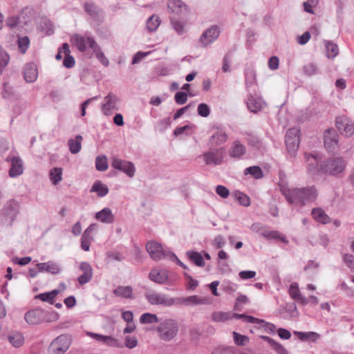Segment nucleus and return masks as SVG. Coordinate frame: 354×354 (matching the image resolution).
Listing matches in <instances>:
<instances>
[{"label": "nucleus", "mask_w": 354, "mask_h": 354, "mask_svg": "<svg viewBox=\"0 0 354 354\" xmlns=\"http://www.w3.org/2000/svg\"><path fill=\"white\" fill-rule=\"evenodd\" d=\"M304 158L308 162L306 171L314 181L323 177L338 178L345 170L347 163L342 157H331L322 159L317 152L305 153Z\"/></svg>", "instance_id": "obj_1"}, {"label": "nucleus", "mask_w": 354, "mask_h": 354, "mask_svg": "<svg viewBox=\"0 0 354 354\" xmlns=\"http://www.w3.org/2000/svg\"><path fill=\"white\" fill-rule=\"evenodd\" d=\"M145 297L148 302L152 305H162L164 306H171L175 304H185L186 306H194L203 304V300L197 295L175 299L165 294L156 291H151L145 294Z\"/></svg>", "instance_id": "obj_2"}, {"label": "nucleus", "mask_w": 354, "mask_h": 354, "mask_svg": "<svg viewBox=\"0 0 354 354\" xmlns=\"http://www.w3.org/2000/svg\"><path fill=\"white\" fill-rule=\"evenodd\" d=\"M317 190L315 185L295 188L288 195L284 194L286 201L290 205L302 207L308 203L315 201L317 197Z\"/></svg>", "instance_id": "obj_3"}, {"label": "nucleus", "mask_w": 354, "mask_h": 354, "mask_svg": "<svg viewBox=\"0 0 354 354\" xmlns=\"http://www.w3.org/2000/svg\"><path fill=\"white\" fill-rule=\"evenodd\" d=\"M285 145L287 150V159L292 160L297 155L301 142L300 129L297 127L289 128L285 135Z\"/></svg>", "instance_id": "obj_4"}, {"label": "nucleus", "mask_w": 354, "mask_h": 354, "mask_svg": "<svg viewBox=\"0 0 354 354\" xmlns=\"http://www.w3.org/2000/svg\"><path fill=\"white\" fill-rule=\"evenodd\" d=\"M157 331L162 339L169 341L176 335L178 331V326L174 319H167L160 324Z\"/></svg>", "instance_id": "obj_5"}, {"label": "nucleus", "mask_w": 354, "mask_h": 354, "mask_svg": "<svg viewBox=\"0 0 354 354\" xmlns=\"http://www.w3.org/2000/svg\"><path fill=\"white\" fill-rule=\"evenodd\" d=\"M71 344L70 335H61L52 342L48 348V353L50 354H64L68 349Z\"/></svg>", "instance_id": "obj_6"}, {"label": "nucleus", "mask_w": 354, "mask_h": 354, "mask_svg": "<svg viewBox=\"0 0 354 354\" xmlns=\"http://www.w3.org/2000/svg\"><path fill=\"white\" fill-rule=\"evenodd\" d=\"M146 250L151 258L154 261H160L162 259L169 260L170 258H176V254L167 248H164L162 245H145Z\"/></svg>", "instance_id": "obj_7"}, {"label": "nucleus", "mask_w": 354, "mask_h": 354, "mask_svg": "<svg viewBox=\"0 0 354 354\" xmlns=\"http://www.w3.org/2000/svg\"><path fill=\"white\" fill-rule=\"evenodd\" d=\"M212 130L214 133L209 137L208 145L212 147H217L225 143L228 139V135L225 131V127L221 124H214Z\"/></svg>", "instance_id": "obj_8"}, {"label": "nucleus", "mask_w": 354, "mask_h": 354, "mask_svg": "<svg viewBox=\"0 0 354 354\" xmlns=\"http://www.w3.org/2000/svg\"><path fill=\"white\" fill-rule=\"evenodd\" d=\"M339 135L337 131L329 128L324 132V145L328 152H335L338 148Z\"/></svg>", "instance_id": "obj_9"}, {"label": "nucleus", "mask_w": 354, "mask_h": 354, "mask_svg": "<svg viewBox=\"0 0 354 354\" xmlns=\"http://www.w3.org/2000/svg\"><path fill=\"white\" fill-rule=\"evenodd\" d=\"M335 127L339 133L346 137H351L354 134V123L346 116L336 117Z\"/></svg>", "instance_id": "obj_10"}, {"label": "nucleus", "mask_w": 354, "mask_h": 354, "mask_svg": "<svg viewBox=\"0 0 354 354\" xmlns=\"http://www.w3.org/2000/svg\"><path fill=\"white\" fill-rule=\"evenodd\" d=\"M167 9L169 13L176 14L180 17H186L190 12L189 6L182 0H169Z\"/></svg>", "instance_id": "obj_11"}, {"label": "nucleus", "mask_w": 354, "mask_h": 354, "mask_svg": "<svg viewBox=\"0 0 354 354\" xmlns=\"http://www.w3.org/2000/svg\"><path fill=\"white\" fill-rule=\"evenodd\" d=\"M220 32V28L217 25H212L206 29L200 37L202 46L206 47L213 43L219 37Z\"/></svg>", "instance_id": "obj_12"}, {"label": "nucleus", "mask_w": 354, "mask_h": 354, "mask_svg": "<svg viewBox=\"0 0 354 354\" xmlns=\"http://www.w3.org/2000/svg\"><path fill=\"white\" fill-rule=\"evenodd\" d=\"M104 103L102 104L101 110L105 115H111L114 111H118V108L117 104L119 102V98L116 95L109 93L104 97Z\"/></svg>", "instance_id": "obj_13"}, {"label": "nucleus", "mask_w": 354, "mask_h": 354, "mask_svg": "<svg viewBox=\"0 0 354 354\" xmlns=\"http://www.w3.org/2000/svg\"><path fill=\"white\" fill-rule=\"evenodd\" d=\"M46 310L41 308H35L28 311L24 319L28 324H39L45 322Z\"/></svg>", "instance_id": "obj_14"}, {"label": "nucleus", "mask_w": 354, "mask_h": 354, "mask_svg": "<svg viewBox=\"0 0 354 354\" xmlns=\"http://www.w3.org/2000/svg\"><path fill=\"white\" fill-rule=\"evenodd\" d=\"M86 40L88 47L91 48L93 52L95 54L96 58L103 66L107 67L109 65V61L101 50L100 46L97 44L94 38L92 37H87Z\"/></svg>", "instance_id": "obj_15"}, {"label": "nucleus", "mask_w": 354, "mask_h": 354, "mask_svg": "<svg viewBox=\"0 0 354 354\" xmlns=\"http://www.w3.org/2000/svg\"><path fill=\"white\" fill-rule=\"evenodd\" d=\"M84 10L95 21H101L104 18V11L93 1H87L84 3Z\"/></svg>", "instance_id": "obj_16"}, {"label": "nucleus", "mask_w": 354, "mask_h": 354, "mask_svg": "<svg viewBox=\"0 0 354 354\" xmlns=\"http://www.w3.org/2000/svg\"><path fill=\"white\" fill-rule=\"evenodd\" d=\"M246 105L250 112L257 113L262 110L266 104L263 98L261 97H254L252 94H249L245 100Z\"/></svg>", "instance_id": "obj_17"}, {"label": "nucleus", "mask_w": 354, "mask_h": 354, "mask_svg": "<svg viewBox=\"0 0 354 354\" xmlns=\"http://www.w3.org/2000/svg\"><path fill=\"white\" fill-rule=\"evenodd\" d=\"M111 166L118 170L127 174L129 177H133V163L114 158L111 162Z\"/></svg>", "instance_id": "obj_18"}, {"label": "nucleus", "mask_w": 354, "mask_h": 354, "mask_svg": "<svg viewBox=\"0 0 354 354\" xmlns=\"http://www.w3.org/2000/svg\"><path fill=\"white\" fill-rule=\"evenodd\" d=\"M79 268L82 272V274L78 277V283L80 285H84L88 283L93 277L92 267L87 262H82L79 266Z\"/></svg>", "instance_id": "obj_19"}, {"label": "nucleus", "mask_w": 354, "mask_h": 354, "mask_svg": "<svg viewBox=\"0 0 354 354\" xmlns=\"http://www.w3.org/2000/svg\"><path fill=\"white\" fill-rule=\"evenodd\" d=\"M24 78L26 82H34L38 76L37 66L33 62L27 63L24 68Z\"/></svg>", "instance_id": "obj_20"}, {"label": "nucleus", "mask_w": 354, "mask_h": 354, "mask_svg": "<svg viewBox=\"0 0 354 354\" xmlns=\"http://www.w3.org/2000/svg\"><path fill=\"white\" fill-rule=\"evenodd\" d=\"M228 153L231 158L240 160L245 154L246 147L239 140H235L232 142Z\"/></svg>", "instance_id": "obj_21"}, {"label": "nucleus", "mask_w": 354, "mask_h": 354, "mask_svg": "<svg viewBox=\"0 0 354 354\" xmlns=\"http://www.w3.org/2000/svg\"><path fill=\"white\" fill-rule=\"evenodd\" d=\"M37 268L40 272H46L54 275L60 273L62 270L60 265L52 261L46 263H39L37 264Z\"/></svg>", "instance_id": "obj_22"}, {"label": "nucleus", "mask_w": 354, "mask_h": 354, "mask_svg": "<svg viewBox=\"0 0 354 354\" xmlns=\"http://www.w3.org/2000/svg\"><path fill=\"white\" fill-rule=\"evenodd\" d=\"M24 171L23 162L20 157L13 156L11 158V167L8 174L11 178H15L22 174Z\"/></svg>", "instance_id": "obj_23"}, {"label": "nucleus", "mask_w": 354, "mask_h": 354, "mask_svg": "<svg viewBox=\"0 0 354 354\" xmlns=\"http://www.w3.org/2000/svg\"><path fill=\"white\" fill-rule=\"evenodd\" d=\"M218 149L214 148L212 151H209L203 153V160L207 165H219L223 162V158L217 156Z\"/></svg>", "instance_id": "obj_24"}, {"label": "nucleus", "mask_w": 354, "mask_h": 354, "mask_svg": "<svg viewBox=\"0 0 354 354\" xmlns=\"http://www.w3.org/2000/svg\"><path fill=\"white\" fill-rule=\"evenodd\" d=\"M95 218L103 223L111 224L115 221V216L109 207H104L95 214Z\"/></svg>", "instance_id": "obj_25"}, {"label": "nucleus", "mask_w": 354, "mask_h": 354, "mask_svg": "<svg viewBox=\"0 0 354 354\" xmlns=\"http://www.w3.org/2000/svg\"><path fill=\"white\" fill-rule=\"evenodd\" d=\"M313 219L322 224H328L331 219L322 207H314L311 211Z\"/></svg>", "instance_id": "obj_26"}, {"label": "nucleus", "mask_w": 354, "mask_h": 354, "mask_svg": "<svg viewBox=\"0 0 354 354\" xmlns=\"http://www.w3.org/2000/svg\"><path fill=\"white\" fill-rule=\"evenodd\" d=\"M98 225L95 223L91 224L84 232L80 243H91L95 241L94 236L97 232Z\"/></svg>", "instance_id": "obj_27"}, {"label": "nucleus", "mask_w": 354, "mask_h": 354, "mask_svg": "<svg viewBox=\"0 0 354 354\" xmlns=\"http://www.w3.org/2000/svg\"><path fill=\"white\" fill-rule=\"evenodd\" d=\"M149 279L158 283H163L168 279L167 271L165 270H160L153 268L149 274Z\"/></svg>", "instance_id": "obj_28"}, {"label": "nucleus", "mask_w": 354, "mask_h": 354, "mask_svg": "<svg viewBox=\"0 0 354 354\" xmlns=\"http://www.w3.org/2000/svg\"><path fill=\"white\" fill-rule=\"evenodd\" d=\"M262 236L268 241H280L281 243H288L285 234L277 230H266L262 233Z\"/></svg>", "instance_id": "obj_29"}, {"label": "nucleus", "mask_w": 354, "mask_h": 354, "mask_svg": "<svg viewBox=\"0 0 354 354\" xmlns=\"http://www.w3.org/2000/svg\"><path fill=\"white\" fill-rule=\"evenodd\" d=\"M245 135L248 136L246 141L248 146L252 148L254 150L261 151L263 147L262 140L259 138V137L248 132L245 133Z\"/></svg>", "instance_id": "obj_30"}, {"label": "nucleus", "mask_w": 354, "mask_h": 354, "mask_svg": "<svg viewBox=\"0 0 354 354\" xmlns=\"http://www.w3.org/2000/svg\"><path fill=\"white\" fill-rule=\"evenodd\" d=\"M71 42L73 46H76L80 52L84 53L86 51L87 40L83 36L79 34H74L71 38Z\"/></svg>", "instance_id": "obj_31"}, {"label": "nucleus", "mask_w": 354, "mask_h": 354, "mask_svg": "<svg viewBox=\"0 0 354 354\" xmlns=\"http://www.w3.org/2000/svg\"><path fill=\"white\" fill-rule=\"evenodd\" d=\"M19 207V203L16 201L10 200L6 203L3 207L4 213L14 219L18 213Z\"/></svg>", "instance_id": "obj_32"}, {"label": "nucleus", "mask_w": 354, "mask_h": 354, "mask_svg": "<svg viewBox=\"0 0 354 354\" xmlns=\"http://www.w3.org/2000/svg\"><path fill=\"white\" fill-rule=\"evenodd\" d=\"M187 258L193 262L196 266L204 267L205 262L201 254L196 251H187L186 252Z\"/></svg>", "instance_id": "obj_33"}, {"label": "nucleus", "mask_w": 354, "mask_h": 354, "mask_svg": "<svg viewBox=\"0 0 354 354\" xmlns=\"http://www.w3.org/2000/svg\"><path fill=\"white\" fill-rule=\"evenodd\" d=\"M109 187L100 180L94 182L91 192H95L99 197H103L109 193Z\"/></svg>", "instance_id": "obj_34"}, {"label": "nucleus", "mask_w": 354, "mask_h": 354, "mask_svg": "<svg viewBox=\"0 0 354 354\" xmlns=\"http://www.w3.org/2000/svg\"><path fill=\"white\" fill-rule=\"evenodd\" d=\"M82 140L83 138L81 135L76 136L75 139L68 140V145L69 150L73 154H76L80 152L82 148Z\"/></svg>", "instance_id": "obj_35"}, {"label": "nucleus", "mask_w": 354, "mask_h": 354, "mask_svg": "<svg viewBox=\"0 0 354 354\" xmlns=\"http://www.w3.org/2000/svg\"><path fill=\"white\" fill-rule=\"evenodd\" d=\"M294 333L301 341H310L315 342L320 338V335L316 332L295 331Z\"/></svg>", "instance_id": "obj_36"}, {"label": "nucleus", "mask_w": 354, "mask_h": 354, "mask_svg": "<svg viewBox=\"0 0 354 354\" xmlns=\"http://www.w3.org/2000/svg\"><path fill=\"white\" fill-rule=\"evenodd\" d=\"M279 189L283 196L284 194L288 195L291 192L288 188V181L286 179V174L283 170L279 171Z\"/></svg>", "instance_id": "obj_37"}, {"label": "nucleus", "mask_w": 354, "mask_h": 354, "mask_svg": "<svg viewBox=\"0 0 354 354\" xmlns=\"http://www.w3.org/2000/svg\"><path fill=\"white\" fill-rule=\"evenodd\" d=\"M244 175H250L257 180L261 179L263 177V172L262 169L257 165L250 166L244 169Z\"/></svg>", "instance_id": "obj_38"}, {"label": "nucleus", "mask_w": 354, "mask_h": 354, "mask_svg": "<svg viewBox=\"0 0 354 354\" xmlns=\"http://www.w3.org/2000/svg\"><path fill=\"white\" fill-rule=\"evenodd\" d=\"M160 19L156 15H152L146 21V27L149 32H154L160 24Z\"/></svg>", "instance_id": "obj_39"}, {"label": "nucleus", "mask_w": 354, "mask_h": 354, "mask_svg": "<svg viewBox=\"0 0 354 354\" xmlns=\"http://www.w3.org/2000/svg\"><path fill=\"white\" fill-rule=\"evenodd\" d=\"M9 342L15 347L18 348L22 346L24 342V338L20 333H13L8 335Z\"/></svg>", "instance_id": "obj_40"}, {"label": "nucleus", "mask_w": 354, "mask_h": 354, "mask_svg": "<svg viewBox=\"0 0 354 354\" xmlns=\"http://www.w3.org/2000/svg\"><path fill=\"white\" fill-rule=\"evenodd\" d=\"M325 48L329 59H334L339 53L338 46L333 41H326Z\"/></svg>", "instance_id": "obj_41"}, {"label": "nucleus", "mask_w": 354, "mask_h": 354, "mask_svg": "<svg viewBox=\"0 0 354 354\" xmlns=\"http://www.w3.org/2000/svg\"><path fill=\"white\" fill-rule=\"evenodd\" d=\"M194 94L189 91H178L174 95V100L177 104H185L188 97H194Z\"/></svg>", "instance_id": "obj_42"}, {"label": "nucleus", "mask_w": 354, "mask_h": 354, "mask_svg": "<svg viewBox=\"0 0 354 354\" xmlns=\"http://www.w3.org/2000/svg\"><path fill=\"white\" fill-rule=\"evenodd\" d=\"M49 178L53 184L57 185L62 179V169L53 167L49 172Z\"/></svg>", "instance_id": "obj_43"}, {"label": "nucleus", "mask_w": 354, "mask_h": 354, "mask_svg": "<svg viewBox=\"0 0 354 354\" xmlns=\"http://www.w3.org/2000/svg\"><path fill=\"white\" fill-rule=\"evenodd\" d=\"M244 75L246 87L251 86L256 82V73L252 68H245Z\"/></svg>", "instance_id": "obj_44"}, {"label": "nucleus", "mask_w": 354, "mask_h": 354, "mask_svg": "<svg viewBox=\"0 0 354 354\" xmlns=\"http://www.w3.org/2000/svg\"><path fill=\"white\" fill-rule=\"evenodd\" d=\"M234 196L241 205L248 207L250 205V197L242 192L239 190L235 191Z\"/></svg>", "instance_id": "obj_45"}, {"label": "nucleus", "mask_w": 354, "mask_h": 354, "mask_svg": "<svg viewBox=\"0 0 354 354\" xmlns=\"http://www.w3.org/2000/svg\"><path fill=\"white\" fill-rule=\"evenodd\" d=\"M195 127L196 126L191 123H189L188 124L184 126L177 127L173 131V136L174 137H178L183 134H185L187 136L189 134L187 131Z\"/></svg>", "instance_id": "obj_46"}, {"label": "nucleus", "mask_w": 354, "mask_h": 354, "mask_svg": "<svg viewBox=\"0 0 354 354\" xmlns=\"http://www.w3.org/2000/svg\"><path fill=\"white\" fill-rule=\"evenodd\" d=\"M256 320H254L253 324H257L260 325L261 327H262L266 332L268 333H273L274 332V330L276 328V326L274 324L269 323L266 322L263 319H260L255 317Z\"/></svg>", "instance_id": "obj_47"}, {"label": "nucleus", "mask_w": 354, "mask_h": 354, "mask_svg": "<svg viewBox=\"0 0 354 354\" xmlns=\"http://www.w3.org/2000/svg\"><path fill=\"white\" fill-rule=\"evenodd\" d=\"M170 23L173 29L176 32L178 35H182L184 33L185 24L178 19L170 18Z\"/></svg>", "instance_id": "obj_48"}, {"label": "nucleus", "mask_w": 354, "mask_h": 354, "mask_svg": "<svg viewBox=\"0 0 354 354\" xmlns=\"http://www.w3.org/2000/svg\"><path fill=\"white\" fill-rule=\"evenodd\" d=\"M95 167L100 171H104L108 168L107 158L105 156H98L95 158Z\"/></svg>", "instance_id": "obj_49"}, {"label": "nucleus", "mask_w": 354, "mask_h": 354, "mask_svg": "<svg viewBox=\"0 0 354 354\" xmlns=\"http://www.w3.org/2000/svg\"><path fill=\"white\" fill-rule=\"evenodd\" d=\"M140 322L142 324L158 323V319L156 315L146 313L141 315Z\"/></svg>", "instance_id": "obj_50"}, {"label": "nucleus", "mask_w": 354, "mask_h": 354, "mask_svg": "<svg viewBox=\"0 0 354 354\" xmlns=\"http://www.w3.org/2000/svg\"><path fill=\"white\" fill-rule=\"evenodd\" d=\"M303 73L305 75L310 77L319 73V71L315 63H309L303 66Z\"/></svg>", "instance_id": "obj_51"}, {"label": "nucleus", "mask_w": 354, "mask_h": 354, "mask_svg": "<svg viewBox=\"0 0 354 354\" xmlns=\"http://www.w3.org/2000/svg\"><path fill=\"white\" fill-rule=\"evenodd\" d=\"M17 43H18V47H19V51L24 54L28 47H29V45H30V39L28 38V36H24V37H19L18 38V41H17Z\"/></svg>", "instance_id": "obj_52"}, {"label": "nucleus", "mask_w": 354, "mask_h": 354, "mask_svg": "<svg viewBox=\"0 0 354 354\" xmlns=\"http://www.w3.org/2000/svg\"><path fill=\"white\" fill-rule=\"evenodd\" d=\"M10 60L8 53L3 49H0V75L3 73V69L7 66Z\"/></svg>", "instance_id": "obj_53"}, {"label": "nucleus", "mask_w": 354, "mask_h": 354, "mask_svg": "<svg viewBox=\"0 0 354 354\" xmlns=\"http://www.w3.org/2000/svg\"><path fill=\"white\" fill-rule=\"evenodd\" d=\"M212 318L214 322H225L231 319V313L225 312H214L212 315Z\"/></svg>", "instance_id": "obj_54"}, {"label": "nucleus", "mask_w": 354, "mask_h": 354, "mask_svg": "<svg viewBox=\"0 0 354 354\" xmlns=\"http://www.w3.org/2000/svg\"><path fill=\"white\" fill-rule=\"evenodd\" d=\"M198 115L203 118H207L211 113L210 106L206 103H200L197 107Z\"/></svg>", "instance_id": "obj_55"}, {"label": "nucleus", "mask_w": 354, "mask_h": 354, "mask_svg": "<svg viewBox=\"0 0 354 354\" xmlns=\"http://www.w3.org/2000/svg\"><path fill=\"white\" fill-rule=\"evenodd\" d=\"M132 292L133 290L131 286H120L114 290L115 295L124 297H131L132 295Z\"/></svg>", "instance_id": "obj_56"}, {"label": "nucleus", "mask_w": 354, "mask_h": 354, "mask_svg": "<svg viewBox=\"0 0 354 354\" xmlns=\"http://www.w3.org/2000/svg\"><path fill=\"white\" fill-rule=\"evenodd\" d=\"M232 54V51L227 52L223 59L222 71L223 73H227L230 71Z\"/></svg>", "instance_id": "obj_57"}, {"label": "nucleus", "mask_w": 354, "mask_h": 354, "mask_svg": "<svg viewBox=\"0 0 354 354\" xmlns=\"http://www.w3.org/2000/svg\"><path fill=\"white\" fill-rule=\"evenodd\" d=\"M14 96L13 88L6 82L3 84L2 97L4 99H10Z\"/></svg>", "instance_id": "obj_58"}, {"label": "nucleus", "mask_w": 354, "mask_h": 354, "mask_svg": "<svg viewBox=\"0 0 354 354\" xmlns=\"http://www.w3.org/2000/svg\"><path fill=\"white\" fill-rule=\"evenodd\" d=\"M158 76H168L171 74V68L165 65H159L155 68Z\"/></svg>", "instance_id": "obj_59"}, {"label": "nucleus", "mask_w": 354, "mask_h": 354, "mask_svg": "<svg viewBox=\"0 0 354 354\" xmlns=\"http://www.w3.org/2000/svg\"><path fill=\"white\" fill-rule=\"evenodd\" d=\"M232 334L234 343L238 346H244L249 341V338L245 335H241L235 331Z\"/></svg>", "instance_id": "obj_60"}, {"label": "nucleus", "mask_w": 354, "mask_h": 354, "mask_svg": "<svg viewBox=\"0 0 354 354\" xmlns=\"http://www.w3.org/2000/svg\"><path fill=\"white\" fill-rule=\"evenodd\" d=\"M105 344L110 346H114L118 348H121L123 346L122 342H120L117 339L111 337V336H105L104 342Z\"/></svg>", "instance_id": "obj_61"}, {"label": "nucleus", "mask_w": 354, "mask_h": 354, "mask_svg": "<svg viewBox=\"0 0 354 354\" xmlns=\"http://www.w3.org/2000/svg\"><path fill=\"white\" fill-rule=\"evenodd\" d=\"M289 294L294 300H296L301 295L297 283H292L290 285L289 288Z\"/></svg>", "instance_id": "obj_62"}, {"label": "nucleus", "mask_w": 354, "mask_h": 354, "mask_svg": "<svg viewBox=\"0 0 354 354\" xmlns=\"http://www.w3.org/2000/svg\"><path fill=\"white\" fill-rule=\"evenodd\" d=\"M215 191L216 193L223 198H227L230 195V190L224 185H217Z\"/></svg>", "instance_id": "obj_63"}, {"label": "nucleus", "mask_w": 354, "mask_h": 354, "mask_svg": "<svg viewBox=\"0 0 354 354\" xmlns=\"http://www.w3.org/2000/svg\"><path fill=\"white\" fill-rule=\"evenodd\" d=\"M62 64L66 68H71L75 64V59L71 55H66L64 57Z\"/></svg>", "instance_id": "obj_64"}]
</instances>
